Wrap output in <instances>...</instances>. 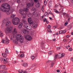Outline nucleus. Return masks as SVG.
Returning <instances> with one entry per match:
<instances>
[{
	"mask_svg": "<svg viewBox=\"0 0 73 73\" xmlns=\"http://www.w3.org/2000/svg\"><path fill=\"white\" fill-rule=\"evenodd\" d=\"M23 23L24 24H26V20L25 19H23L22 21Z\"/></svg>",
	"mask_w": 73,
	"mask_h": 73,
	"instance_id": "nucleus-32",
	"label": "nucleus"
},
{
	"mask_svg": "<svg viewBox=\"0 0 73 73\" xmlns=\"http://www.w3.org/2000/svg\"><path fill=\"white\" fill-rule=\"evenodd\" d=\"M41 17H42V19H43V18H44V15H43V16H42Z\"/></svg>",
	"mask_w": 73,
	"mask_h": 73,
	"instance_id": "nucleus-56",
	"label": "nucleus"
},
{
	"mask_svg": "<svg viewBox=\"0 0 73 73\" xmlns=\"http://www.w3.org/2000/svg\"><path fill=\"white\" fill-rule=\"evenodd\" d=\"M12 30V29H11V28H7L5 30L6 34L7 35V34H8V33L11 32Z\"/></svg>",
	"mask_w": 73,
	"mask_h": 73,
	"instance_id": "nucleus-9",
	"label": "nucleus"
},
{
	"mask_svg": "<svg viewBox=\"0 0 73 73\" xmlns=\"http://www.w3.org/2000/svg\"><path fill=\"white\" fill-rule=\"evenodd\" d=\"M34 5V2H32L30 3H28L27 4V6L25 9H24L23 10L22 9H20L19 11V12L21 15H23L24 19L26 18V15H28L29 13L28 11H29V8L30 7H32Z\"/></svg>",
	"mask_w": 73,
	"mask_h": 73,
	"instance_id": "nucleus-1",
	"label": "nucleus"
},
{
	"mask_svg": "<svg viewBox=\"0 0 73 73\" xmlns=\"http://www.w3.org/2000/svg\"><path fill=\"white\" fill-rule=\"evenodd\" d=\"M66 37H67V38H69V37H70L69 35H68L66 36Z\"/></svg>",
	"mask_w": 73,
	"mask_h": 73,
	"instance_id": "nucleus-54",
	"label": "nucleus"
},
{
	"mask_svg": "<svg viewBox=\"0 0 73 73\" xmlns=\"http://www.w3.org/2000/svg\"><path fill=\"white\" fill-rule=\"evenodd\" d=\"M5 50L6 53H8V54L9 53V51H8V49L6 48Z\"/></svg>",
	"mask_w": 73,
	"mask_h": 73,
	"instance_id": "nucleus-27",
	"label": "nucleus"
},
{
	"mask_svg": "<svg viewBox=\"0 0 73 73\" xmlns=\"http://www.w3.org/2000/svg\"><path fill=\"white\" fill-rule=\"evenodd\" d=\"M1 61H3L4 62H5V63H7L8 62V61L7 60V59L6 58H3L2 59H1Z\"/></svg>",
	"mask_w": 73,
	"mask_h": 73,
	"instance_id": "nucleus-13",
	"label": "nucleus"
},
{
	"mask_svg": "<svg viewBox=\"0 0 73 73\" xmlns=\"http://www.w3.org/2000/svg\"><path fill=\"white\" fill-rule=\"evenodd\" d=\"M47 28L49 29H50V28H51V26H50V25H48L47 26Z\"/></svg>",
	"mask_w": 73,
	"mask_h": 73,
	"instance_id": "nucleus-37",
	"label": "nucleus"
},
{
	"mask_svg": "<svg viewBox=\"0 0 73 73\" xmlns=\"http://www.w3.org/2000/svg\"><path fill=\"white\" fill-rule=\"evenodd\" d=\"M22 32L25 35H27L29 33V31L26 29H23L22 30Z\"/></svg>",
	"mask_w": 73,
	"mask_h": 73,
	"instance_id": "nucleus-10",
	"label": "nucleus"
},
{
	"mask_svg": "<svg viewBox=\"0 0 73 73\" xmlns=\"http://www.w3.org/2000/svg\"><path fill=\"white\" fill-rule=\"evenodd\" d=\"M17 3H19L20 2V0H17Z\"/></svg>",
	"mask_w": 73,
	"mask_h": 73,
	"instance_id": "nucleus-61",
	"label": "nucleus"
},
{
	"mask_svg": "<svg viewBox=\"0 0 73 73\" xmlns=\"http://www.w3.org/2000/svg\"><path fill=\"white\" fill-rule=\"evenodd\" d=\"M63 15L65 16L66 15V13H62Z\"/></svg>",
	"mask_w": 73,
	"mask_h": 73,
	"instance_id": "nucleus-52",
	"label": "nucleus"
},
{
	"mask_svg": "<svg viewBox=\"0 0 73 73\" xmlns=\"http://www.w3.org/2000/svg\"><path fill=\"white\" fill-rule=\"evenodd\" d=\"M40 3L38 2V3L37 4L35 5V7L36 8H39V7H40Z\"/></svg>",
	"mask_w": 73,
	"mask_h": 73,
	"instance_id": "nucleus-20",
	"label": "nucleus"
},
{
	"mask_svg": "<svg viewBox=\"0 0 73 73\" xmlns=\"http://www.w3.org/2000/svg\"><path fill=\"white\" fill-rule=\"evenodd\" d=\"M24 57V54H21L20 55V57L21 58Z\"/></svg>",
	"mask_w": 73,
	"mask_h": 73,
	"instance_id": "nucleus-31",
	"label": "nucleus"
},
{
	"mask_svg": "<svg viewBox=\"0 0 73 73\" xmlns=\"http://www.w3.org/2000/svg\"><path fill=\"white\" fill-rule=\"evenodd\" d=\"M33 1L35 3H37L39 1V0H33Z\"/></svg>",
	"mask_w": 73,
	"mask_h": 73,
	"instance_id": "nucleus-45",
	"label": "nucleus"
},
{
	"mask_svg": "<svg viewBox=\"0 0 73 73\" xmlns=\"http://www.w3.org/2000/svg\"><path fill=\"white\" fill-rule=\"evenodd\" d=\"M66 33V31L65 30H60L59 32V34H64Z\"/></svg>",
	"mask_w": 73,
	"mask_h": 73,
	"instance_id": "nucleus-14",
	"label": "nucleus"
},
{
	"mask_svg": "<svg viewBox=\"0 0 73 73\" xmlns=\"http://www.w3.org/2000/svg\"><path fill=\"white\" fill-rule=\"evenodd\" d=\"M18 72H19V73H22L23 72V71L21 70H19Z\"/></svg>",
	"mask_w": 73,
	"mask_h": 73,
	"instance_id": "nucleus-46",
	"label": "nucleus"
},
{
	"mask_svg": "<svg viewBox=\"0 0 73 73\" xmlns=\"http://www.w3.org/2000/svg\"><path fill=\"white\" fill-rule=\"evenodd\" d=\"M71 35H73V32H72V33H71Z\"/></svg>",
	"mask_w": 73,
	"mask_h": 73,
	"instance_id": "nucleus-63",
	"label": "nucleus"
},
{
	"mask_svg": "<svg viewBox=\"0 0 73 73\" xmlns=\"http://www.w3.org/2000/svg\"><path fill=\"white\" fill-rule=\"evenodd\" d=\"M51 15H52V17H54V15L53 13H52Z\"/></svg>",
	"mask_w": 73,
	"mask_h": 73,
	"instance_id": "nucleus-53",
	"label": "nucleus"
},
{
	"mask_svg": "<svg viewBox=\"0 0 73 73\" xmlns=\"http://www.w3.org/2000/svg\"><path fill=\"white\" fill-rule=\"evenodd\" d=\"M16 37L17 41H19L21 44L23 43L24 38L20 34H17Z\"/></svg>",
	"mask_w": 73,
	"mask_h": 73,
	"instance_id": "nucleus-3",
	"label": "nucleus"
},
{
	"mask_svg": "<svg viewBox=\"0 0 73 73\" xmlns=\"http://www.w3.org/2000/svg\"><path fill=\"white\" fill-rule=\"evenodd\" d=\"M71 1H72V3H73V0H71Z\"/></svg>",
	"mask_w": 73,
	"mask_h": 73,
	"instance_id": "nucleus-64",
	"label": "nucleus"
},
{
	"mask_svg": "<svg viewBox=\"0 0 73 73\" xmlns=\"http://www.w3.org/2000/svg\"><path fill=\"white\" fill-rule=\"evenodd\" d=\"M25 27L27 29V30H32V27L30 25L25 24Z\"/></svg>",
	"mask_w": 73,
	"mask_h": 73,
	"instance_id": "nucleus-8",
	"label": "nucleus"
},
{
	"mask_svg": "<svg viewBox=\"0 0 73 73\" xmlns=\"http://www.w3.org/2000/svg\"><path fill=\"white\" fill-rule=\"evenodd\" d=\"M49 19H50V20H53V19L52 18V17H50Z\"/></svg>",
	"mask_w": 73,
	"mask_h": 73,
	"instance_id": "nucleus-59",
	"label": "nucleus"
},
{
	"mask_svg": "<svg viewBox=\"0 0 73 73\" xmlns=\"http://www.w3.org/2000/svg\"><path fill=\"white\" fill-rule=\"evenodd\" d=\"M44 8H43V7H42V11H44Z\"/></svg>",
	"mask_w": 73,
	"mask_h": 73,
	"instance_id": "nucleus-60",
	"label": "nucleus"
},
{
	"mask_svg": "<svg viewBox=\"0 0 73 73\" xmlns=\"http://www.w3.org/2000/svg\"><path fill=\"white\" fill-rule=\"evenodd\" d=\"M28 22L30 25H32L33 24L32 26L34 28H36L37 27V23L35 22L33 23V22L32 21V19L31 18H28Z\"/></svg>",
	"mask_w": 73,
	"mask_h": 73,
	"instance_id": "nucleus-2",
	"label": "nucleus"
},
{
	"mask_svg": "<svg viewBox=\"0 0 73 73\" xmlns=\"http://www.w3.org/2000/svg\"><path fill=\"white\" fill-rule=\"evenodd\" d=\"M60 47H58L57 48V50H60Z\"/></svg>",
	"mask_w": 73,
	"mask_h": 73,
	"instance_id": "nucleus-50",
	"label": "nucleus"
},
{
	"mask_svg": "<svg viewBox=\"0 0 73 73\" xmlns=\"http://www.w3.org/2000/svg\"><path fill=\"white\" fill-rule=\"evenodd\" d=\"M31 71H30V69H28L26 71H22V73H27L28 72H30Z\"/></svg>",
	"mask_w": 73,
	"mask_h": 73,
	"instance_id": "nucleus-15",
	"label": "nucleus"
},
{
	"mask_svg": "<svg viewBox=\"0 0 73 73\" xmlns=\"http://www.w3.org/2000/svg\"><path fill=\"white\" fill-rule=\"evenodd\" d=\"M2 55L3 57H6L7 56V54L5 53H3Z\"/></svg>",
	"mask_w": 73,
	"mask_h": 73,
	"instance_id": "nucleus-21",
	"label": "nucleus"
},
{
	"mask_svg": "<svg viewBox=\"0 0 73 73\" xmlns=\"http://www.w3.org/2000/svg\"><path fill=\"white\" fill-rule=\"evenodd\" d=\"M53 41H56V38L53 39L52 40Z\"/></svg>",
	"mask_w": 73,
	"mask_h": 73,
	"instance_id": "nucleus-49",
	"label": "nucleus"
},
{
	"mask_svg": "<svg viewBox=\"0 0 73 73\" xmlns=\"http://www.w3.org/2000/svg\"><path fill=\"white\" fill-rule=\"evenodd\" d=\"M48 13H49V15H52V14H53V13H52L50 11V10H48Z\"/></svg>",
	"mask_w": 73,
	"mask_h": 73,
	"instance_id": "nucleus-30",
	"label": "nucleus"
},
{
	"mask_svg": "<svg viewBox=\"0 0 73 73\" xmlns=\"http://www.w3.org/2000/svg\"><path fill=\"white\" fill-rule=\"evenodd\" d=\"M36 11H34V12L32 13V14L33 15H36Z\"/></svg>",
	"mask_w": 73,
	"mask_h": 73,
	"instance_id": "nucleus-40",
	"label": "nucleus"
},
{
	"mask_svg": "<svg viewBox=\"0 0 73 73\" xmlns=\"http://www.w3.org/2000/svg\"><path fill=\"white\" fill-rule=\"evenodd\" d=\"M12 23L14 25H17L20 21V19L18 17H16L15 18H13L12 19Z\"/></svg>",
	"mask_w": 73,
	"mask_h": 73,
	"instance_id": "nucleus-4",
	"label": "nucleus"
},
{
	"mask_svg": "<svg viewBox=\"0 0 73 73\" xmlns=\"http://www.w3.org/2000/svg\"><path fill=\"white\" fill-rule=\"evenodd\" d=\"M56 35H59V34L58 33H56Z\"/></svg>",
	"mask_w": 73,
	"mask_h": 73,
	"instance_id": "nucleus-58",
	"label": "nucleus"
},
{
	"mask_svg": "<svg viewBox=\"0 0 73 73\" xmlns=\"http://www.w3.org/2000/svg\"><path fill=\"white\" fill-rule=\"evenodd\" d=\"M68 38H66V39H63L64 42H66V41H68Z\"/></svg>",
	"mask_w": 73,
	"mask_h": 73,
	"instance_id": "nucleus-36",
	"label": "nucleus"
},
{
	"mask_svg": "<svg viewBox=\"0 0 73 73\" xmlns=\"http://www.w3.org/2000/svg\"><path fill=\"white\" fill-rule=\"evenodd\" d=\"M31 11L35 12V11H36V9L35 7H33L31 9Z\"/></svg>",
	"mask_w": 73,
	"mask_h": 73,
	"instance_id": "nucleus-35",
	"label": "nucleus"
},
{
	"mask_svg": "<svg viewBox=\"0 0 73 73\" xmlns=\"http://www.w3.org/2000/svg\"><path fill=\"white\" fill-rule=\"evenodd\" d=\"M69 50L70 51H72V49L71 48H70L69 49Z\"/></svg>",
	"mask_w": 73,
	"mask_h": 73,
	"instance_id": "nucleus-48",
	"label": "nucleus"
},
{
	"mask_svg": "<svg viewBox=\"0 0 73 73\" xmlns=\"http://www.w3.org/2000/svg\"><path fill=\"white\" fill-rule=\"evenodd\" d=\"M44 15L45 16H49V14L47 12H46Z\"/></svg>",
	"mask_w": 73,
	"mask_h": 73,
	"instance_id": "nucleus-29",
	"label": "nucleus"
},
{
	"mask_svg": "<svg viewBox=\"0 0 73 73\" xmlns=\"http://www.w3.org/2000/svg\"><path fill=\"white\" fill-rule=\"evenodd\" d=\"M22 27H23V23L20 22L19 23V25L18 26V27L19 28H21Z\"/></svg>",
	"mask_w": 73,
	"mask_h": 73,
	"instance_id": "nucleus-17",
	"label": "nucleus"
},
{
	"mask_svg": "<svg viewBox=\"0 0 73 73\" xmlns=\"http://www.w3.org/2000/svg\"><path fill=\"white\" fill-rule=\"evenodd\" d=\"M3 33L2 32V31H0V36L1 37H3Z\"/></svg>",
	"mask_w": 73,
	"mask_h": 73,
	"instance_id": "nucleus-23",
	"label": "nucleus"
},
{
	"mask_svg": "<svg viewBox=\"0 0 73 73\" xmlns=\"http://www.w3.org/2000/svg\"><path fill=\"white\" fill-rule=\"evenodd\" d=\"M15 16H16V15L12 14L11 15V19H12V18H13V17H15Z\"/></svg>",
	"mask_w": 73,
	"mask_h": 73,
	"instance_id": "nucleus-26",
	"label": "nucleus"
},
{
	"mask_svg": "<svg viewBox=\"0 0 73 73\" xmlns=\"http://www.w3.org/2000/svg\"><path fill=\"white\" fill-rule=\"evenodd\" d=\"M1 73H8L7 71H1Z\"/></svg>",
	"mask_w": 73,
	"mask_h": 73,
	"instance_id": "nucleus-34",
	"label": "nucleus"
},
{
	"mask_svg": "<svg viewBox=\"0 0 73 73\" xmlns=\"http://www.w3.org/2000/svg\"><path fill=\"white\" fill-rule=\"evenodd\" d=\"M2 2H5V1H6V0H1Z\"/></svg>",
	"mask_w": 73,
	"mask_h": 73,
	"instance_id": "nucleus-55",
	"label": "nucleus"
},
{
	"mask_svg": "<svg viewBox=\"0 0 73 73\" xmlns=\"http://www.w3.org/2000/svg\"><path fill=\"white\" fill-rule=\"evenodd\" d=\"M17 33V29L16 28H14L13 29V31L12 32V34L13 35L11 36V39L14 38V36L16 35Z\"/></svg>",
	"mask_w": 73,
	"mask_h": 73,
	"instance_id": "nucleus-5",
	"label": "nucleus"
},
{
	"mask_svg": "<svg viewBox=\"0 0 73 73\" xmlns=\"http://www.w3.org/2000/svg\"><path fill=\"white\" fill-rule=\"evenodd\" d=\"M64 56H65V54L64 53L63 54L62 53H60L57 55L58 57L60 58H61V57H64Z\"/></svg>",
	"mask_w": 73,
	"mask_h": 73,
	"instance_id": "nucleus-11",
	"label": "nucleus"
},
{
	"mask_svg": "<svg viewBox=\"0 0 73 73\" xmlns=\"http://www.w3.org/2000/svg\"><path fill=\"white\" fill-rule=\"evenodd\" d=\"M71 60L73 62V58L72 57L71 59Z\"/></svg>",
	"mask_w": 73,
	"mask_h": 73,
	"instance_id": "nucleus-62",
	"label": "nucleus"
},
{
	"mask_svg": "<svg viewBox=\"0 0 73 73\" xmlns=\"http://www.w3.org/2000/svg\"><path fill=\"white\" fill-rule=\"evenodd\" d=\"M54 62H52L50 64V66L51 68H52V67H53L54 65Z\"/></svg>",
	"mask_w": 73,
	"mask_h": 73,
	"instance_id": "nucleus-16",
	"label": "nucleus"
},
{
	"mask_svg": "<svg viewBox=\"0 0 73 73\" xmlns=\"http://www.w3.org/2000/svg\"><path fill=\"white\" fill-rule=\"evenodd\" d=\"M50 62H52V60H48L46 62V64L48 65V64H49Z\"/></svg>",
	"mask_w": 73,
	"mask_h": 73,
	"instance_id": "nucleus-28",
	"label": "nucleus"
},
{
	"mask_svg": "<svg viewBox=\"0 0 73 73\" xmlns=\"http://www.w3.org/2000/svg\"><path fill=\"white\" fill-rule=\"evenodd\" d=\"M68 24V22H66L64 23V26H66Z\"/></svg>",
	"mask_w": 73,
	"mask_h": 73,
	"instance_id": "nucleus-41",
	"label": "nucleus"
},
{
	"mask_svg": "<svg viewBox=\"0 0 73 73\" xmlns=\"http://www.w3.org/2000/svg\"><path fill=\"white\" fill-rule=\"evenodd\" d=\"M44 5H46V4H47V2H46V1H44Z\"/></svg>",
	"mask_w": 73,
	"mask_h": 73,
	"instance_id": "nucleus-44",
	"label": "nucleus"
},
{
	"mask_svg": "<svg viewBox=\"0 0 73 73\" xmlns=\"http://www.w3.org/2000/svg\"><path fill=\"white\" fill-rule=\"evenodd\" d=\"M22 65L24 67H27L28 66V64L27 63H24L22 64Z\"/></svg>",
	"mask_w": 73,
	"mask_h": 73,
	"instance_id": "nucleus-18",
	"label": "nucleus"
},
{
	"mask_svg": "<svg viewBox=\"0 0 73 73\" xmlns=\"http://www.w3.org/2000/svg\"><path fill=\"white\" fill-rule=\"evenodd\" d=\"M35 57H37V55H36V54H35L34 56H32L31 57V58L32 60H33L35 59Z\"/></svg>",
	"mask_w": 73,
	"mask_h": 73,
	"instance_id": "nucleus-19",
	"label": "nucleus"
},
{
	"mask_svg": "<svg viewBox=\"0 0 73 73\" xmlns=\"http://www.w3.org/2000/svg\"><path fill=\"white\" fill-rule=\"evenodd\" d=\"M6 40H4V39H3L2 40V42L3 44H9L10 42L7 36H6L5 37Z\"/></svg>",
	"mask_w": 73,
	"mask_h": 73,
	"instance_id": "nucleus-7",
	"label": "nucleus"
},
{
	"mask_svg": "<svg viewBox=\"0 0 73 73\" xmlns=\"http://www.w3.org/2000/svg\"><path fill=\"white\" fill-rule=\"evenodd\" d=\"M57 6H58V7H60L61 8V7H64L62 6L61 5V4H60V3H58Z\"/></svg>",
	"mask_w": 73,
	"mask_h": 73,
	"instance_id": "nucleus-33",
	"label": "nucleus"
},
{
	"mask_svg": "<svg viewBox=\"0 0 73 73\" xmlns=\"http://www.w3.org/2000/svg\"><path fill=\"white\" fill-rule=\"evenodd\" d=\"M48 31L49 33H52V31L50 29H49Z\"/></svg>",
	"mask_w": 73,
	"mask_h": 73,
	"instance_id": "nucleus-38",
	"label": "nucleus"
},
{
	"mask_svg": "<svg viewBox=\"0 0 73 73\" xmlns=\"http://www.w3.org/2000/svg\"><path fill=\"white\" fill-rule=\"evenodd\" d=\"M52 53H53V52H52V51H50L48 52V54L49 55H51V54H52Z\"/></svg>",
	"mask_w": 73,
	"mask_h": 73,
	"instance_id": "nucleus-39",
	"label": "nucleus"
},
{
	"mask_svg": "<svg viewBox=\"0 0 73 73\" xmlns=\"http://www.w3.org/2000/svg\"><path fill=\"white\" fill-rule=\"evenodd\" d=\"M47 20L46 19V18H44L43 20V22H46Z\"/></svg>",
	"mask_w": 73,
	"mask_h": 73,
	"instance_id": "nucleus-43",
	"label": "nucleus"
},
{
	"mask_svg": "<svg viewBox=\"0 0 73 73\" xmlns=\"http://www.w3.org/2000/svg\"><path fill=\"white\" fill-rule=\"evenodd\" d=\"M25 38L28 40V41H31L32 40V37L30 35L27 36L25 37Z\"/></svg>",
	"mask_w": 73,
	"mask_h": 73,
	"instance_id": "nucleus-12",
	"label": "nucleus"
},
{
	"mask_svg": "<svg viewBox=\"0 0 73 73\" xmlns=\"http://www.w3.org/2000/svg\"><path fill=\"white\" fill-rule=\"evenodd\" d=\"M54 12H55V13H60V12L58 11L57 10H56V9H54Z\"/></svg>",
	"mask_w": 73,
	"mask_h": 73,
	"instance_id": "nucleus-24",
	"label": "nucleus"
},
{
	"mask_svg": "<svg viewBox=\"0 0 73 73\" xmlns=\"http://www.w3.org/2000/svg\"><path fill=\"white\" fill-rule=\"evenodd\" d=\"M59 11H61V12H63L64 11V9L63 8H61L59 10Z\"/></svg>",
	"mask_w": 73,
	"mask_h": 73,
	"instance_id": "nucleus-42",
	"label": "nucleus"
},
{
	"mask_svg": "<svg viewBox=\"0 0 73 73\" xmlns=\"http://www.w3.org/2000/svg\"><path fill=\"white\" fill-rule=\"evenodd\" d=\"M46 21L47 24H48V23H49V22L48 21V20H47Z\"/></svg>",
	"mask_w": 73,
	"mask_h": 73,
	"instance_id": "nucleus-57",
	"label": "nucleus"
},
{
	"mask_svg": "<svg viewBox=\"0 0 73 73\" xmlns=\"http://www.w3.org/2000/svg\"><path fill=\"white\" fill-rule=\"evenodd\" d=\"M3 23H6V26L7 27H8L9 25H11V22L8 21V19H6V20H4L3 21Z\"/></svg>",
	"mask_w": 73,
	"mask_h": 73,
	"instance_id": "nucleus-6",
	"label": "nucleus"
},
{
	"mask_svg": "<svg viewBox=\"0 0 73 73\" xmlns=\"http://www.w3.org/2000/svg\"><path fill=\"white\" fill-rule=\"evenodd\" d=\"M56 72L58 73H59V72H60V70H57Z\"/></svg>",
	"mask_w": 73,
	"mask_h": 73,
	"instance_id": "nucleus-51",
	"label": "nucleus"
},
{
	"mask_svg": "<svg viewBox=\"0 0 73 73\" xmlns=\"http://www.w3.org/2000/svg\"><path fill=\"white\" fill-rule=\"evenodd\" d=\"M52 1H50L48 3V6L49 7H52Z\"/></svg>",
	"mask_w": 73,
	"mask_h": 73,
	"instance_id": "nucleus-22",
	"label": "nucleus"
},
{
	"mask_svg": "<svg viewBox=\"0 0 73 73\" xmlns=\"http://www.w3.org/2000/svg\"><path fill=\"white\" fill-rule=\"evenodd\" d=\"M54 29H56L57 28V25H55L54 26Z\"/></svg>",
	"mask_w": 73,
	"mask_h": 73,
	"instance_id": "nucleus-47",
	"label": "nucleus"
},
{
	"mask_svg": "<svg viewBox=\"0 0 73 73\" xmlns=\"http://www.w3.org/2000/svg\"><path fill=\"white\" fill-rule=\"evenodd\" d=\"M5 65H1V69H5Z\"/></svg>",
	"mask_w": 73,
	"mask_h": 73,
	"instance_id": "nucleus-25",
	"label": "nucleus"
}]
</instances>
